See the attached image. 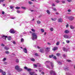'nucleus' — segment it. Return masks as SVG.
<instances>
[{
  "mask_svg": "<svg viewBox=\"0 0 75 75\" xmlns=\"http://www.w3.org/2000/svg\"><path fill=\"white\" fill-rule=\"evenodd\" d=\"M32 40H36L37 39V34L35 33H32Z\"/></svg>",
  "mask_w": 75,
  "mask_h": 75,
  "instance_id": "f257e3e1",
  "label": "nucleus"
},
{
  "mask_svg": "<svg viewBox=\"0 0 75 75\" xmlns=\"http://www.w3.org/2000/svg\"><path fill=\"white\" fill-rule=\"evenodd\" d=\"M50 74L51 75H56V73L55 71L51 70L50 71Z\"/></svg>",
  "mask_w": 75,
  "mask_h": 75,
  "instance_id": "f03ea898",
  "label": "nucleus"
},
{
  "mask_svg": "<svg viewBox=\"0 0 75 75\" xmlns=\"http://www.w3.org/2000/svg\"><path fill=\"white\" fill-rule=\"evenodd\" d=\"M9 32L10 33H11L12 34H14L15 32H16V30L13 29H11V30L9 31Z\"/></svg>",
  "mask_w": 75,
  "mask_h": 75,
  "instance_id": "7ed1b4c3",
  "label": "nucleus"
},
{
  "mask_svg": "<svg viewBox=\"0 0 75 75\" xmlns=\"http://www.w3.org/2000/svg\"><path fill=\"white\" fill-rule=\"evenodd\" d=\"M63 37L64 38H70L71 37L69 36H68L66 35H64Z\"/></svg>",
  "mask_w": 75,
  "mask_h": 75,
  "instance_id": "20e7f679",
  "label": "nucleus"
},
{
  "mask_svg": "<svg viewBox=\"0 0 75 75\" xmlns=\"http://www.w3.org/2000/svg\"><path fill=\"white\" fill-rule=\"evenodd\" d=\"M24 68L25 69H26V70H27L28 71H29V72L32 71V69L30 68L28 69V67H25Z\"/></svg>",
  "mask_w": 75,
  "mask_h": 75,
  "instance_id": "39448f33",
  "label": "nucleus"
},
{
  "mask_svg": "<svg viewBox=\"0 0 75 75\" xmlns=\"http://www.w3.org/2000/svg\"><path fill=\"white\" fill-rule=\"evenodd\" d=\"M69 20L72 21L74 19V17L73 16H69L68 17Z\"/></svg>",
  "mask_w": 75,
  "mask_h": 75,
  "instance_id": "423d86ee",
  "label": "nucleus"
},
{
  "mask_svg": "<svg viewBox=\"0 0 75 75\" xmlns=\"http://www.w3.org/2000/svg\"><path fill=\"white\" fill-rule=\"evenodd\" d=\"M58 21L59 23H62L63 21V20H62V18H60L58 19Z\"/></svg>",
  "mask_w": 75,
  "mask_h": 75,
  "instance_id": "0eeeda50",
  "label": "nucleus"
},
{
  "mask_svg": "<svg viewBox=\"0 0 75 75\" xmlns=\"http://www.w3.org/2000/svg\"><path fill=\"white\" fill-rule=\"evenodd\" d=\"M29 74L30 75H33L35 74V72H34L29 71Z\"/></svg>",
  "mask_w": 75,
  "mask_h": 75,
  "instance_id": "6e6552de",
  "label": "nucleus"
},
{
  "mask_svg": "<svg viewBox=\"0 0 75 75\" xmlns=\"http://www.w3.org/2000/svg\"><path fill=\"white\" fill-rule=\"evenodd\" d=\"M7 36H5V35H3L2 36V38L3 39H4V40H6V38H7Z\"/></svg>",
  "mask_w": 75,
  "mask_h": 75,
  "instance_id": "1a4fd4ad",
  "label": "nucleus"
},
{
  "mask_svg": "<svg viewBox=\"0 0 75 75\" xmlns=\"http://www.w3.org/2000/svg\"><path fill=\"white\" fill-rule=\"evenodd\" d=\"M15 69H16V70H18L20 68V66H19L17 65L15 67Z\"/></svg>",
  "mask_w": 75,
  "mask_h": 75,
  "instance_id": "9d476101",
  "label": "nucleus"
},
{
  "mask_svg": "<svg viewBox=\"0 0 75 75\" xmlns=\"http://www.w3.org/2000/svg\"><path fill=\"white\" fill-rule=\"evenodd\" d=\"M23 51L25 53H27V49H26L25 48H24L23 49Z\"/></svg>",
  "mask_w": 75,
  "mask_h": 75,
  "instance_id": "9b49d317",
  "label": "nucleus"
},
{
  "mask_svg": "<svg viewBox=\"0 0 75 75\" xmlns=\"http://www.w3.org/2000/svg\"><path fill=\"white\" fill-rule=\"evenodd\" d=\"M40 52L42 53L43 52H44L45 50H44L43 49H40Z\"/></svg>",
  "mask_w": 75,
  "mask_h": 75,
  "instance_id": "f8f14e48",
  "label": "nucleus"
},
{
  "mask_svg": "<svg viewBox=\"0 0 75 75\" xmlns=\"http://www.w3.org/2000/svg\"><path fill=\"white\" fill-rule=\"evenodd\" d=\"M58 50V47H54V48L53 49V51H55V50Z\"/></svg>",
  "mask_w": 75,
  "mask_h": 75,
  "instance_id": "ddd939ff",
  "label": "nucleus"
},
{
  "mask_svg": "<svg viewBox=\"0 0 75 75\" xmlns=\"http://www.w3.org/2000/svg\"><path fill=\"white\" fill-rule=\"evenodd\" d=\"M7 39L8 40L10 41V40H11V37L10 36H8L7 37Z\"/></svg>",
  "mask_w": 75,
  "mask_h": 75,
  "instance_id": "4468645a",
  "label": "nucleus"
},
{
  "mask_svg": "<svg viewBox=\"0 0 75 75\" xmlns=\"http://www.w3.org/2000/svg\"><path fill=\"white\" fill-rule=\"evenodd\" d=\"M63 50L64 51H66V52H67V51H68V49H66L65 47L63 48Z\"/></svg>",
  "mask_w": 75,
  "mask_h": 75,
  "instance_id": "2eb2a0df",
  "label": "nucleus"
},
{
  "mask_svg": "<svg viewBox=\"0 0 75 75\" xmlns=\"http://www.w3.org/2000/svg\"><path fill=\"white\" fill-rule=\"evenodd\" d=\"M23 71V69H22L20 68H19L18 70V72H20V71Z\"/></svg>",
  "mask_w": 75,
  "mask_h": 75,
  "instance_id": "dca6fc26",
  "label": "nucleus"
},
{
  "mask_svg": "<svg viewBox=\"0 0 75 75\" xmlns=\"http://www.w3.org/2000/svg\"><path fill=\"white\" fill-rule=\"evenodd\" d=\"M50 49V47H47L46 48V51L48 52V51H49V50Z\"/></svg>",
  "mask_w": 75,
  "mask_h": 75,
  "instance_id": "f3484780",
  "label": "nucleus"
},
{
  "mask_svg": "<svg viewBox=\"0 0 75 75\" xmlns=\"http://www.w3.org/2000/svg\"><path fill=\"white\" fill-rule=\"evenodd\" d=\"M68 33H69V31H68V30H65L64 31V33L66 34H68Z\"/></svg>",
  "mask_w": 75,
  "mask_h": 75,
  "instance_id": "a211bd4d",
  "label": "nucleus"
},
{
  "mask_svg": "<svg viewBox=\"0 0 75 75\" xmlns=\"http://www.w3.org/2000/svg\"><path fill=\"white\" fill-rule=\"evenodd\" d=\"M4 49L5 50H8L9 49V48L7 47V46H5L4 47Z\"/></svg>",
  "mask_w": 75,
  "mask_h": 75,
  "instance_id": "6ab92c4d",
  "label": "nucleus"
},
{
  "mask_svg": "<svg viewBox=\"0 0 75 75\" xmlns=\"http://www.w3.org/2000/svg\"><path fill=\"white\" fill-rule=\"evenodd\" d=\"M37 22L38 24H41V22L40 21H38Z\"/></svg>",
  "mask_w": 75,
  "mask_h": 75,
  "instance_id": "aec40b11",
  "label": "nucleus"
},
{
  "mask_svg": "<svg viewBox=\"0 0 75 75\" xmlns=\"http://www.w3.org/2000/svg\"><path fill=\"white\" fill-rule=\"evenodd\" d=\"M57 62L58 63V64H59V65H62V63L60 62V61H58Z\"/></svg>",
  "mask_w": 75,
  "mask_h": 75,
  "instance_id": "412c9836",
  "label": "nucleus"
},
{
  "mask_svg": "<svg viewBox=\"0 0 75 75\" xmlns=\"http://www.w3.org/2000/svg\"><path fill=\"white\" fill-rule=\"evenodd\" d=\"M24 39L22 38V39H21V42H24Z\"/></svg>",
  "mask_w": 75,
  "mask_h": 75,
  "instance_id": "4be33fe9",
  "label": "nucleus"
},
{
  "mask_svg": "<svg viewBox=\"0 0 75 75\" xmlns=\"http://www.w3.org/2000/svg\"><path fill=\"white\" fill-rule=\"evenodd\" d=\"M51 65L52 68H53L54 67V65H53V63L52 62H51Z\"/></svg>",
  "mask_w": 75,
  "mask_h": 75,
  "instance_id": "5701e85b",
  "label": "nucleus"
},
{
  "mask_svg": "<svg viewBox=\"0 0 75 75\" xmlns=\"http://www.w3.org/2000/svg\"><path fill=\"white\" fill-rule=\"evenodd\" d=\"M70 27L71 29H74V27L72 25H70Z\"/></svg>",
  "mask_w": 75,
  "mask_h": 75,
  "instance_id": "b1692460",
  "label": "nucleus"
},
{
  "mask_svg": "<svg viewBox=\"0 0 75 75\" xmlns=\"http://www.w3.org/2000/svg\"><path fill=\"white\" fill-rule=\"evenodd\" d=\"M46 12H47V13H48V14H50V11H49L48 10H47Z\"/></svg>",
  "mask_w": 75,
  "mask_h": 75,
  "instance_id": "393cba45",
  "label": "nucleus"
},
{
  "mask_svg": "<svg viewBox=\"0 0 75 75\" xmlns=\"http://www.w3.org/2000/svg\"><path fill=\"white\" fill-rule=\"evenodd\" d=\"M57 20V18H52V20H53V21H56Z\"/></svg>",
  "mask_w": 75,
  "mask_h": 75,
  "instance_id": "a878e982",
  "label": "nucleus"
},
{
  "mask_svg": "<svg viewBox=\"0 0 75 75\" xmlns=\"http://www.w3.org/2000/svg\"><path fill=\"white\" fill-rule=\"evenodd\" d=\"M30 60L31 61H35V59L34 58L30 59Z\"/></svg>",
  "mask_w": 75,
  "mask_h": 75,
  "instance_id": "bb28decb",
  "label": "nucleus"
},
{
  "mask_svg": "<svg viewBox=\"0 0 75 75\" xmlns=\"http://www.w3.org/2000/svg\"><path fill=\"white\" fill-rule=\"evenodd\" d=\"M49 62H50V61H46L45 62V64H49Z\"/></svg>",
  "mask_w": 75,
  "mask_h": 75,
  "instance_id": "cd10ccee",
  "label": "nucleus"
},
{
  "mask_svg": "<svg viewBox=\"0 0 75 75\" xmlns=\"http://www.w3.org/2000/svg\"><path fill=\"white\" fill-rule=\"evenodd\" d=\"M54 56V55L52 54V55H50L49 56V58H52V57H53V56Z\"/></svg>",
  "mask_w": 75,
  "mask_h": 75,
  "instance_id": "c85d7f7f",
  "label": "nucleus"
},
{
  "mask_svg": "<svg viewBox=\"0 0 75 75\" xmlns=\"http://www.w3.org/2000/svg\"><path fill=\"white\" fill-rule=\"evenodd\" d=\"M40 30L42 33H44V30L42 29H41Z\"/></svg>",
  "mask_w": 75,
  "mask_h": 75,
  "instance_id": "c756f323",
  "label": "nucleus"
},
{
  "mask_svg": "<svg viewBox=\"0 0 75 75\" xmlns=\"http://www.w3.org/2000/svg\"><path fill=\"white\" fill-rule=\"evenodd\" d=\"M3 17H4V18H6V17H7V15H6V14H4L3 15Z\"/></svg>",
  "mask_w": 75,
  "mask_h": 75,
  "instance_id": "7c9ffc66",
  "label": "nucleus"
},
{
  "mask_svg": "<svg viewBox=\"0 0 75 75\" xmlns=\"http://www.w3.org/2000/svg\"><path fill=\"white\" fill-rule=\"evenodd\" d=\"M37 64H38V67H41V64H39V63H37Z\"/></svg>",
  "mask_w": 75,
  "mask_h": 75,
  "instance_id": "2f4dec72",
  "label": "nucleus"
},
{
  "mask_svg": "<svg viewBox=\"0 0 75 75\" xmlns=\"http://www.w3.org/2000/svg\"><path fill=\"white\" fill-rule=\"evenodd\" d=\"M16 62H17L18 63V62H19V60H18V59H16Z\"/></svg>",
  "mask_w": 75,
  "mask_h": 75,
  "instance_id": "473e14b6",
  "label": "nucleus"
},
{
  "mask_svg": "<svg viewBox=\"0 0 75 75\" xmlns=\"http://www.w3.org/2000/svg\"><path fill=\"white\" fill-rule=\"evenodd\" d=\"M10 8H11V9H13V8H14V7H13V6H10Z\"/></svg>",
  "mask_w": 75,
  "mask_h": 75,
  "instance_id": "72a5a7b5",
  "label": "nucleus"
},
{
  "mask_svg": "<svg viewBox=\"0 0 75 75\" xmlns=\"http://www.w3.org/2000/svg\"><path fill=\"white\" fill-rule=\"evenodd\" d=\"M66 74L67 75H72V74L69 73H67Z\"/></svg>",
  "mask_w": 75,
  "mask_h": 75,
  "instance_id": "f704fd0d",
  "label": "nucleus"
},
{
  "mask_svg": "<svg viewBox=\"0 0 75 75\" xmlns=\"http://www.w3.org/2000/svg\"><path fill=\"white\" fill-rule=\"evenodd\" d=\"M50 30L51 31H54V29L52 28H51L50 29Z\"/></svg>",
  "mask_w": 75,
  "mask_h": 75,
  "instance_id": "c9c22d12",
  "label": "nucleus"
},
{
  "mask_svg": "<svg viewBox=\"0 0 75 75\" xmlns=\"http://www.w3.org/2000/svg\"><path fill=\"white\" fill-rule=\"evenodd\" d=\"M3 75H6V72L3 71L2 72Z\"/></svg>",
  "mask_w": 75,
  "mask_h": 75,
  "instance_id": "e433bc0d",
  "label": "nucleus"
},
{
  "mask_svg": "<svg viewBox=\"0 0 75 75\" xmlns=\"http://www.w3.org/2000/svg\"><path fill=\"white\" fill-rule=\"evenodd\" d=\"M53 10H54V11H57V9H56V8H52Z\"/></svg>",
  "mask_w": 75,
  "mask_h": 75,
  "instance_id": "4c0bfd02",
  "label": "nucleus"
},
{
  "mask_svg": "<svg viewBox=\"0 0 75 75\" xmlns=\"http://www.w3.org/2000/svg\"><path fill=\"white\" fill-rule=\"evenodd\" d=\"M59 42H57L56 45H59Z\"/></svg>",
  "mask_w": 75,
  "mask_h": 75,
  "instance_id": "58836bf2",
  "label": "nucleus"
},
{
  "mask_svg": "<svg viewBox=\"0 0 75 75\" xmlns=\"http://www.w3.org/2000/svg\"><path fill=\"white\" fill-rule=\"evenodd\" d=\"M46 67L49 68V69H50V67L48 65H47Z\"/></svg>",
  "mask_w": 75,
  "mask_h": 75,
  "instance_id": "ea45409f",
  "label": "nucleus"
},
{
  "mask_svg": "<svg viewBox=\"0 0 75 75\" xmlns=\"http://www.w3.org/2000/svg\"><path fill=\"white\" fill-rule=\"evenodd\" d=\"M16 9H20V7L17 6L16 7Z\"/></svg>",
  "mask_w": 75,
  "mask_h": 75,
  "instance_id": "a19ab883",
  "label": "nucleus"
},
{
  "mask_svg": "<svg viewBox=\"0 0 75 75\" xmlns=\"http://www.w3.org/2000/svg\"><path fill=\"white\" fill-rule=\"evenodd\" d=\"M5 0H0V4L1 3V2H3Z\"/></svg>",
  "mask_w": 75,
  "mask_h": 75,
  "instance_id": "79ce46f5",
  "label": "nucleus"
},
{
  "mask_svg": "<svg viewBox=\"0 0 75 75\" xmlns=\"http://www.w3.org/2000/svg\"><path fill=\"white\" fill-rule=\"evenodd\" d=\"M21 8H22V9H25L26 8L25 7H23V6H22L21 7Z\"/></svg>",
  "mask_w": 75,
  "mask_h": 75,
  "instance_id": "37998d69",
  "label": "nucleus"
},
{
  "mask_svg": "<svg viewBox=\"0 0 75 75\" xmlns=\"http://www.w3.org/2000/svg\"><path fill=\"white\" fill-rule=\"evenodd\" d=\"M66 42L67 43H68L70 42V41L69 40H66Z\"/></svg>",
  "mask_w": 75,
  "mask_h": 75,
  "instance_id": "c03bdc74",
  "label": "nucleus"
},
{
  "mask_svg": "<svg viewBox=\"0 0 75 75\" xmlns=\"http://www.w3.org/2000/svg\"><path fill=\"white\" fill-rule=\"evenodd\" d=\"M31 30L33 32H35V30L34 29H32Z\"/></svg>",
  "mask_w": 75,
  "mask_h": 75,
  "instance_id": "a18cd8bd",
  "label": "nucleus"
},
{
  "mask_svg": "<svg viewBox=\"0 0 75 75\" xmlns=\"http://www.w3.org/2000/svg\"><path fill=\"white\" fill-rule=\"evenodd\" d=\"M63 57H64V58H66V57H67V56H66V55L65 54H64L63 55Z\"/></svg>",
  "mask_w": 75,
  "mask_h": 75,
  "instance_id": "49530a36",
  "label": "nucleus"
},
{
  "mask_svg": "<svg viewBox=\"0 0 75 75\" xmlns=\"http://www.w3.org/2000/svg\"><path fill=\"white\" fill-rule=\"evenodd\" d=\"M35 55L36 56H38V54L37 53H35Z\"/></svg>",
  "mask_w": 75,
  "mask_h": 75,
  "instance_id": "de8ad7c7",
  "label": "nucleus"
},
{
  "mask_svg": "<svg viewBox=\"0 0 75 75\" xmlns=\"http://www.w3.org/2000/svg\"><path fill=\"white\" fill-rule=\"evenodd\" d=\"M4 44H2L1 45V46H2V47H4Z\"/></svg>",
  "mask_w": 75,
  "mask_h": 75,
  "instance_id": "09e8293b",
  "label": "nucleus"
},
{
  "mask_svg": "<svg viewBox=\"0 0 75 75\" xmlns=\"http://www.w3.org/2000/svg\"><path fill=\"white\" fill-rule=\"evenodd\" d=\"M67 62H71V60H67Z\"/></svg>",
  "mask_w": 75,
  "mask_h": 75,
  "instance_id": "8fccbe9b",
  "label": "nucleus"
},
{
  "mask_svg": "<svg viewBox=\"0 0 75 75\" xmlns=\"http://www.w3.org/2000/svg\"><path fill=\"white\" fill-rule=\"evenodd\" d=\"M6 60V58H5L4 59H3V61H4Z\"/></svg>",
  "mask_w": 75,
  "mask_h": 75,
  "instance_id": "3c124183",
  "label": "nucleus"
},
{
  "mask_svg": "<svg viewBox=\"0 0 75 75\" xmlns=\"http://www.w3.org/2000/svg\"><path fill=\"white\" fill-rule=\"evenodd\" d=\"M66 27L67 28H68V27H69V25H68V24H67V25H66Z\"/></svg>",
  "mask_w": 75,
  "mask_h": 75,
  "instance_id": "603ef678",
  "label": "nucleus"
},
{
  "mask_svg": "<svg viewBox=\"0 0 75 75\" xmlns=\"http://www.w3.org/2000/svg\"><path fill=\"white\" fill-rule=\"evenodd\" d=\"M56 3H58L59 2V1L58 0H57L56 1Z\"/></svg>",
  "mask_w": 75,
  "mask_h": 75,
  "instance_id": "864d4df0",
  "label": "nucleus"
},
{
  "mask_svg": "<svg viewBox=\"0 0 75 75\" xmlns=\"http://www.w3.org/2000/svg\"><path fill=\"white\" fill-rule=\"evenodd\" d=\"M28 3L29 4H32V2L31 1H29Z\"/></svg>",
  "mask_w": 75,
  "mask_h": 75,
  "instance_id": "5fc2aeb1",
  "label": "nucleus"
},
{
  "mask_svg": "<svg viewBox=\"0 0 75 75\" xmlns=\"http://www.w3.org/2000/svg\"><path fill=\"white\" fill-rule=\"evenodd\" d=\"M6 53L7 54H8L9 53V52L8 51H6Z\"/></svg>",
  "mask_w": 75,
  "mask_h": 75,
  "instance_id": "6e6d98bb",
  "label": "nucleus"
},
{
  "mask_svg": "<svg viewBox=\"0 0 75 75\" xmlns=\"http://www.w3.org/2000/svg\"><path fill=\"white\" fill-rule=\"evenodd\" d=\"M47 44H48V45H51V43L50 42H48L47 43Z\"/></svg>",
  "mask_w": 75,
  "mask_h": 75,
  "instance_id": "4d7b16f0",
  "label": "nucleus"
},
{
  "mask_svg": "<svg viewBox=\"0 0 75 75\" xmlns=\"http://www.w3.org/2000/svg\"><path fill=\"white\" fill-rule=\"evenodd\" d=\"M68 12H71V10L70 9H68Z\"/></svg>",
  "mask_w": 75,
  "mask_h": 75,
  "instance_id": "13d9d810",
  "label": "nucleus"
},
{
  "mask_svg": "<svg viewBox=\"0 0 75 75\" xmlns=\"http://www.w3.org/2000/svg\"><path fill=\"white\" fill-rule=\"evenodd\" d=\"M34 66L35 67H37V65L36 64H34Z\"/></svg>",
  "mask_w": 75,
  "mask_h": 75,
  "instance_id": "bf43d9fd",
  "label": "nucleus"
},
{
  "mask_svg": "<svg viewBox=\"0 0 75 75\" xmlns=\"http://www.w3.org/2000/svg\"><path fill=\"white\" fill-rule=\"evenodd\" d=\"M3 71L2 69H0V72H2Z\"/></svg>",
  "mask_w": 75,
  "mask_h": 75,
  "instance_id": "052dcab7",
  "label": "nucleus"
},
{
  "mask_svg": "<svg viewBox=\"0 0 75 75\" xmlns=\"http://www.w3.org/2000/svg\"><path fill=\"white\" fill-rule=\"evenodd\" d=\"M11 19H15V18H16V17H13L11 18Z\"/></svg>",
  "mask_w": 75,
  "mask_h": 75,
  "instance_id": "680f3d73",
  "label": "nucleus"
},
{
  "mask_svg": "<svg viewBox=\"0 0 75 75\" xmlns=\"http://www.w3.org/2000/svg\"><path fill=\"white\" fill-rule=\"evenodd\" d=\"M2 14L3 15H4V14H4V11H3L2 12Z\"/></svg>",
  "mask_w": 75,
  "mask_h": 75,
  "instance_id": "e2e57ef3",
  "label": "nucleus"
},
{
  "mask_svg": "<svg viewBox=\"0 0 75 75\" xmlns=\"http://www.w3.org/2000/svg\"><path fill=\"white\" fill-rule=\"evenodd\" d=\"M57 56H59V55H60L59 54V53H57Z\"/></svg>",
  "mask_w": 75,
  "mask_h": 75,
  "instance_id": "0e129e2a",
  "label": "nucleus"
},
{
  "mask_svg": "<svg viewBox=\"0 0 75 75\" xmlns=\"http://www.w3.org/2000/svg\"><path fill=\"white\" fill-rule=\"evenodd\" d=\"M52 6H55V4H52Z\"/></svg>",
  "mask_w": 75,
  "mask_h": 75,
  "instance_id": "69168bd1",
  "label": "nucleus"
},
{
  "mask_svg": "<svg viewBox=\"0 0 75 75\" xmlns=\"http://www.w3.org/2000/svg\"><path fill=\"white\" fill-rule=\"evenodd\" d=\"M12 43H13V44H16V42H15V41H13Z\"/></svg>",
  "mask_w": 75,
  "mask_h": 75,
  "instance_id": "338daca9",
  "label": "nucleus"
},
{
  "mask_svg": "<svg viewBox=\"0 0 75 75\" xmlns=\"http://www.w3.org/2000/svg\"><path fill=\"white\" fill-rule=\"evenodd\" d=\"M16 12L18 13H20V11H17Z\"/></svg>",
  "mask_w": 75,
  "mask_h": 75,
  "instance_id": "774afa93",
  "label": "nucleus"
}]
</instances>
